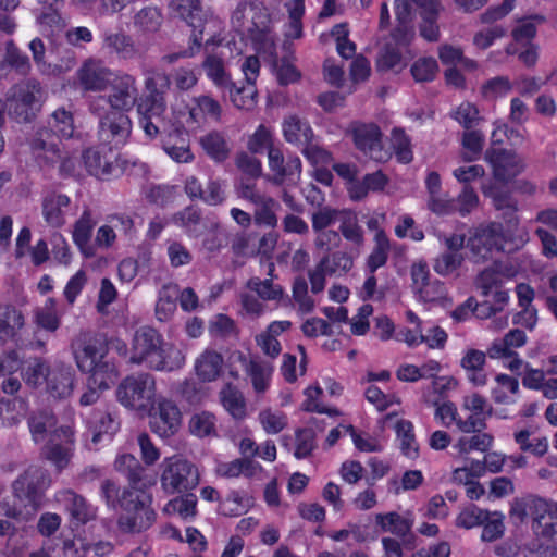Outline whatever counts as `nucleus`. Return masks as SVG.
I'll list each match as a JSON object with an SVG mask.
<instances>
[{"label": "nucleus", "mask_w": 557, "mask_h": 557, "mask_svg": "<svg viewBox=\"0 0 557 557\" xmlns=\"http://www.w3.org/2000/svg\"><path fill=\"white\" fill-rule=\"evenodd\" d=\"M57 136L46 127L38 128L29 140L33 157L41 168H50L61 159Z\"/></svg>", "instance_id": "nucleus-16"}, {"label": "nucleus", "mask_w": 557, "mask_h": 557, "mask_svg": "<svg viewBox=\"0 0 557 557\" xmlns=\"http://www.w3.org/2000/svg\"><path fill=\"white\" fill-rule=\"evenodd\" d=\"M246 287L263 301H280L285 294L284 288L275 284L271 277L264 280L257 276L250 277Z\"/></svg>", "instance_id": "nucleus-41"}, {"label": "nucleus", "mask_w": 557, "mask_h": 557, "mask_svg": "<svg viewBox=\"0 0 557 557\" xmlns=\"http://www.w3.org/2000/svg\"><path fill=\"white\" fill-rule=\"evenodd\" d=\"M283 135L287 143L302 146L311 141L313 132L306 120L297 115H289L283 122Z\"/></svg>", "instance_id": "nucleus-35"}, {"label": "nucleus", "mask_w": 557, "mask_h": 557, "mask_svg": "<svg viewBox=\"0 0 557 557\" xmlns=\"http://www.w3.org/2000/svg\"><path fill=\"white\" fill-rule=\"evenodd\" d=\"M231 101L238 109L251 110L257 103V88L255 84L243 85L240 87L233 83L232 87H227Z\"/></svg>", "instance_id": "nucleus-50"}, {"label": "nucleus", "mask_w": 557, "mask_h": 557, "mask_svg": "<svg viewBox=\"0 0 557 557\" xmlns=\"http://www.w3.org/2000/svg\"><path fill=\"white\" fill-rule=\"evenodd\" d=\"M400 449L409 458L418 456L419 446L413 434V425L408 420H399L395 425Z\"/></svg>", "instance_id": "nucleus-52"}, {"label": "nucleus", "mask_w": 557, "mask_h": 557, "mask_svg": "<svg viewBox=\"0 0 557 557\" xmlns=\"http://www.w3.org/2000/svg\"><path fill=\"white\" fill-rule=\"evenodd\" d=\"M36 506L32 504H23V507L16 506V500L11 504L9 500L0 502V522L4 519L29 521L35 518Z\"/></svg>", "instance_id": "nucleus-58"}, {"label": "nucleus", "mask_w": 557, "mask_h": 557, "mask_svg": "<svg viewBox=\"0 0 557 557\" xmlns=\"http://www.w3.org/2000/svg\"><path fill=\"white\" fill-rule=\"evenodd\" d=\"M512 520L541 522L543 519L557 520V502L529 496L516 498L511 503Z\"/></svg>", "instance_id": "nucleus-13"}, {"label": "nucleus", "mask_w": 557, "mask_h": 557, "mask_svg": "<svg viewBox=\"0 0 557 557\" xmlns=\"http://www.w3.org/2000/svg\"><path fill=\"white\" fill-rule=\"evenodd\" d=\"M156 380L149 373L127 375L116 389L117 400L137 411L150 410L156 401Z\"/></svg>", "instance_id": "nucleus-3"}, {"label": "nucleus", "mask_w": 557, "mask_h": 557, "mask_svg": "<svg viewBox=\"0 0 557 557\" xmlns=\"http://www.w3.org/2000/svg\"><path fill=\"white\" fill-rule=\"evenodd\" d=\"M120 422L109 412H98L92 420V443L98 444L103 436H111L119 430Z\"/></svg>", "instance_id": "nucleus-51"}, {"label": "nucleus", "mask_w": 557, "mask_h": 557, "mask_svg": "<svg viewBox=\"0 0 557 557\" xmlns=\"http://www.w3.org/2000/svg\"><path fill=\"white\" fill-rule=\"evenodd\" d=\"M527 335L519 329L509 331L503 338L495 339L487 349L492 359H502L513 356V349L524 346Z\"/></svg>", "instance_id": "nucleus-33"}, {"label": "nucleus", "mask_w": 557, "mask_h": 557, "mask_svg": "<svg viewBox=\"0 0 557 557\" xmlns=\"http://www.w3.org/2000/svg\"><path fill=\"white\" fill-rule=\"evenodd\" d=\"M100 497L111 509L121 508L126 512H134V520L154 519V512L147 506V497L139 490H121L116 482L106 479L100 484Z\"/></svg>", "instance_id": "nucleus-2"}, {"label": "nucleus", "mask_w": 557, "mask_h": 557, "mask_svg": "<svg viewBox=\"0 0 557 557\" xmlns=\"http://www.w3.org/2000/svg\"><path fill=\"white\" fill-rule=\"evenodd\" d=\"M508 273L500 262H493L492 265L482 270L475 277L474 284L484 297L503 286L504 277H509Z\"/></svg>", "instance_id": "nucleus-34"}, {"label": "nucleus", "mask_w": 557, "mask_h": 557, "mask_svg": "<svg viewBox=\"0 0 557 557\" xmlns=\"http://www.w3.org/2000/svg\"><path fill=\"white\" fill-rule=\"evenodd\" d=\"M253 206V220L257 225L276 227L278 222L276 211L281 206L274 198L268 195Z\"/></svg>", "instance_id": "nucleus-44"}, {"label": "nucleus", "mask_w": 557, "mask_h": 557, "mask_svg": "<svg viewBox=\"0 0 557 557\" xmlns=\"http://www.w3.org/2000/svg\"><path fill=\"white\" fill-rule=\"evenodd\" d=\"M74 450V432L70 426H60L42 448V456L50 461L58 471L67 467Z\"/></svg>", "instance_id": "nucleus-15"}, {"label": "nucleus", "mask_w": 557, "mask_h": 557, "mask_svg": "<svg viewBox=\"0 0 557 557\" xmlns=\"http://www.w3.org/2000/svg\"><path fill=\"white\" fill-rule=\"evenodd\" d=\"M247 14V32L257 30L264 33L268 29L270 23V14L268 9L261 2H248Z\"/></svg>", "instance_id": "nucleus-60"}, {"label": "nucleus", "mask_w": 557, "mask_h": 557, "mask_svg": "<svg viewBox=\"0 0 557 557\" xmlns=\"http://www.w3.org/2000/svg\"><path fill=\"white\" fill-rule=\"evenodd\" d=\"M493 444V436L481 431L472 433V435L460 436L454 444L460 455H467L473 450L486 451Z\"/></svg>", "instance_id": "nucleus-47"}, {"label": "nucleus", "mask_w": 557, "mask_h": 557, "mask_svg": "<svg viewBox=\"0 0 557 557\" xmlns=\"http://www.w3.org/2000/svg\"><path fill=\"white\" fill-rule=\"evenodd\" d=\"M199 144L207 156L215 162H224L231 152L223 134L212 131L199 138Z\"/></svg>", "instance_id": "nucleus-39"}, {"label": "nucleus", "mask_w": 557, "mask_h": 557, "mask_svg": "<svg viewBox=\"0 0 557 557\" xmlns=\"http://www.w3.org/2000/svg\"><path fill=\"white\" fill-rule=\"evenodd\" d=\"M535 534H541L547 543H542L539 539L533 543L531 557H556L557 546L552 541L557 533V524H532Z\"/></svg>", "instance_id": "nucleus-40"}, {"label": "nucleus", "mask_w": 557, "mask_h": 557, "mask_svg": "<svg viewBox=\"0 0 557 557\" xmlns=\"http://www.w3.org/2000/svg\"><path fill=\"white\" fill-rule=\"evenodd\" d=\"M516 443L523 451H531L535 456H544L548 449V441L546 437L531 438L529 430H520L513 435Z\"/></svg>", "instance_id": "nucleus-62"}, {"label": "nucleus", "mask_w": 557, "mask_h": 557, "mask_svg": "<svg viewBox=\"0 0 557 557\" xmlns=\"http://www.w3.org/2000/svg\"><path fill=\"white\" fill-rule=\"evenodd\" d=\"M391 144L399 162L407 164L412 161L411 141L403 129L394 128L392 131Z\"/></svg>", "instance_id": "nucleus-64"}, {"label": "nucleus", "mask_w": 557, "mask_h": 557, "mask_svg": "<svg viewBox=\"0 0 557 557\" xmlns=\"http://www.w3.org/2000/svg\"><path fill=\"white\" fill-rule=\"evenodd\" d=\"M83 372L90 373L88 382L91 386H99L100 389H109L117 379V370L113 362L102 360L95 364L94 369L84 370Z\"/></svg>", "instance_id": "nucleus-43"}, {"label": "nucleus", "mask_w": 557, "mask_h": 557, "mask_svg": "<svg viewBox=\"0 0 557 557\" xmlns=\"http://www.w3.org/2000/svg\"><path fill=\"white\" fill-rule=\"evenodd\" d=\"M485 161L492 166L494 177L507 182L522 172L524 164L512 151L500 148H488L485 151Z\"/></svg>", "instance_id": "nucleus-17"}, {"label": "nucleus", "mask_w": 557, "mask_h": 557, "mask_svg": "<svg viewBox=\"0 0 557 557\" xmlns=\"http://www.w3.org/2000/svg\"><path fill=\"white\" fill-rule=\"evenodd\" d=\"M189 431L198 437L215 435V417L207 411L193 414L189 420Z\"/></svg>", "instance_id": "nucleus-61"}, {"label": "nucleus", "mask_w": 557, "mask_h": 557, "mask_svg": "<svg viewBox=\"0 0 557 557\" xmlns=\"http://www.w3.org/2000/svg\"><path fill=\"white\" fill-rule=\"evenodd\" d=\"M250 505L249 497L232 492L220 503L219 510L225 517H239L247 512Z\"/></svg>", "instance_id": "nucleus-57"}, {"label": "nucleus", "mask_w": 557, "mask_h": 557, "mask_svg": "<svg viewBox=\"0 0 557 557\" xmlns=\"http://www.w3.org/2000/svg\"><path fill=\"white\" fill-rule=\"evenodd\" d=\"M48 129L59 138H72L75 132L73 114L64 108L57 109L48 121Z\"/></svg>", "instance_id": "nucleus-46"}, {"label": "nucleus", "mask_w": 557, "mask_h": 557, "mask_svg": "<svg viewBox=\"0 0 557 557\" xmlns=\"http://www.w3.org/2000/svg\"><path fill=\"white\" fill-rule=\"evenodd\" d=\"M144 94L138 95L139 102L168 104L166 95L170 90V76L158 70H148L144 73Z\"/></svg>", "instance_id": "nucleus-24"}, {"label": "nucleus", "mask_w": 557, "mask_h": 557, "mask_svg": "<svg viewBox=\"0 0 557 557\" xmlns=\"http://www.w3.org/2000/svg\"><path fill=\"white\" fill-rule=\"evenodd\" d=\"M170 9L173 14L191 27V34L213 36L221 29V21L202 10L200 0H172Z\"/></svg>", "instance_id": "nucleus-6"}, {"label": "nucleus", "mask_w": 557, "mask_h": 557, "mask_svg": "<svg viewBox=\"0 0 557 557\" xmlns=\"http://www.w3.org/2000/svg\"><path fill=\"white\" fill-rule=\"evenodd\" d=\"M223 357L215 350L206 349L195 362L197 376L203 382L214 381L221 373Z\"/></svg>", "instance_id": "nucleus-38"}, {"label": "nucleus", "mask_w": 557, "mask_h": 557, "mask_svg": "<svg viewBox=\"0 0 557 557\" xmlns=\"http://www.w3.org/2000/svg\"><path fill=\"white\" fill-rule=\"evenodd\" d=\"M90 110L99 116V138L107 144L115 146L126 143L132 133V120L128 112L119 110H104L90 104Z\"/></svg>", "instance_id": "nucleus-8"}, {"label": "nucleus", "mask_w": 557, "mask_h": 557, "mask_svg": "<svg viewBox=\"0 0 557 557\" xmlns=\"http://www.w3.org/2000/svg\"><path fill=\"white\" fill-rule=\"evenodd\" d=\"M51 484L47 470L30 466L12 484L15 499L18 503L32 504L38 509V498Z\"/></svg>", "instance_id": "nucleus-11"}, {"label": "nucleus", "mask_w": 557, "mask_h": 557, "mask_svg": "<svg viewBox=\"0 0 557 557\" xmlns=\"http://www.w3.org/2000/svg\"><path fill=\"white\" fill-rule=\"evenodd\" d=\"M172 111L178 122L189 128H197L206 122L196 97L191 99V106H186L184 109L173 106Z\"/></svg>", "instance_id": "nucleus-59"}, {"label": "nucleus", "mask_w": 557, "mask_h": 557, "mask_svg": "<svg viewBox=\"0 0 557 557\" xmlns=\"http://www.w3.org/2000/svg\"><path fill=\"white\" fill-rule=\"evenodd\" d=\"M110 91L104 97L109 109L129 112L138 101V85L134 75L116 72L109 84Z\"/></svg>", "instance_id": "nucleus-12"}, {"label": "nucleus", "mask_w": 557, "mask_h": 557, "mask_svg": "<svg viewBox=\"0 0 557 557\" xmlns=\"http://www.w3.org/2000/svg\"><path fill=\"white\" fill-rule=\"evenodd\" d=\"M463 260L461 252L444 251L434 259L433 269L437 274L447 276L456 272L461 267Z\"/></svg>", "instance_id": "nucleus-63"}, {"label": "nucleus", "mask_w": 557, "mask_h": 557, "mask_svg": "<svg viewBox=\"0 0 557 557\" xmlns=\"http://www.w3.org/2000/svg\"><path fill=\"white\" fill-rule=\"evenodd\" d=\"M55 425V416L47 409L35 411L28 418L29 432L35 443L44 442L48 434L52 437Z\"/></svg>", "instance_id": "nucleus-36"}, {"label": "nucleus", "mask_w": 557, "mask_h": 557, "mask_svg": "<svg viewBox=\"0 0 557 557\" xmlns=\"http://www.w3.org/2000/svg\"><path fill=\"white\" fill-rule=\"evenodd\" d=\"M57 499L75 522H91L97 519V508L71 490L58 493Z\"/></svg>", "instance_id": "nucleus-25"}, {"label": "nucleus", "mask_w": 557, "mask_h": 557, "mask_svg": "<svg viewBox=\"0 0 557 557\" xmlns=\"http://www.w3.org/2000/svg\"><path fill=\"white\" fill-rule=\"evenodd\" d=\"M245 370L255 393L257 395L264 394L270 387L273 374L272 363L260 358H252L248 361Z\"/></svg>", "instance_id": "nucleus-30"}, {"label": "nucleus", "mask_w": 557, "mask_h": 557, "mask_svg": "<svg viewBox=\"0 0 557 557\" xmlns=\"http://www.w3.org/2000/svg\"><path fill=\"white\" fill-rule=\"evenodd\" d=\"M27 403L22 398L0 400V420L5 426L18 424L27 412Z\"/></svg>", "instance_id": "nucleus-45"}, {"label": "nucleus", "mask_w": 557, "mask_h": 557, "mask_svg": "<svg viewBox=\"0 0 557 557\" xmlns=\"http://www.w3.org/2000/svg\"><path fill=\"white\" fill-rule=\"evenodd\" d=\"M24 324L23 314L13 306L0 305V341L12 337Z\"/></svg>", "instance_id": "nucleus-48"}, {"label": "nucleus", "mask_w": 557, "mask_h": 557, "mask_svg": "<svg viewBox=\"0 0 557 557\" xmlns=\"http://www.w3.org/2000/svg\"><path fill=\"white\" fill-rule=\"evenodd\" d=\"M349 133L358 150L376 162H386L391 159L389 150L382 143V132L374 123L355 122L350 125Z\"/></svg>", "instance_id": "nucleus-10"}, {"label": "nucleus", "mask_w": 557, "mask_h": 557, "mask_svg": "<svg viewBox=\"0 0 557 557\" xmlns=\"http://www.w3.org/2000/svg\"><path fill=\"white\" fill-rule=\"evenodd\" d=\"M131 361L157 371H173L184 366L185 356L180 348L163 343L154 329L145 326L134 335Z\"/></svg>", "instance_id": "nucleus-1"}, {"label": "nucleus", "mask_w": 557, "mask_h": 557, "mask_svg": "<svg viewBox=\"0 0 557 557\" xmlns=\"http://www.w3.org/2000/svg\"><path fill=\"white\" fill-rule=\"evenodd\" d=\"M135 107L139 126L148 137L154 138L158 134L169 131V123L165 119L168 104L137 101Z\"/></svg>", "instance_id": "nucleus-20"}, {"label": "nucleus", "mask_w": 557, "mask_h": 557, "mask_svg": "<svg viewBox=\"0 0 557 557\" xmlns=\"http://www.w3.org/2000/svg\"><path fill=\"white\" fill-rule=\"evenodd\" d=\"M35 319L41 329L55 332L60 326V315L57 310V302L53 298H48L45 305L37 308Z\"/></svg>", "instance_id": "nucleus-54"}, {"label": "nucleus", "mask_w": 557, "mask_h": 557, "mask_svg": "<svg viewBox=\"0 0 557 557\" xmlns=\"http://www.w3.org/2000/svg\"><path fill=\"white\" fill-rule=\"evenodd\" d=\"M116 72L97 58L86 59L76 72V78L84 91L101 92L109 87Z\"/></svg>", "instance_id": "nucleus-14"}, {"label": "nucleus", "mask_w": 557, "mask_h": 557, "mask_svg": "<svg viewBox=\"0 0 557 557\" xmlns=\"http://www.w3.org/2000/svg\"><path fill=\"white\" fill-rule=\"evenodd\" d=\"M74 358L81 371L90 370L104 360L107 348L103 343L86 334L78 336L72 344Z\"/></svg>", "instance_id": "nucleus-19"}, {"label": "nucleus", "mask_w": 557, "mask_h": 557, "mask_svg": "<svg viewBox=\"0 0 557 557\" xmlns=\"http://www.w3.org/2000/svg\"><path fill=\"white\" fill-rule=\"evenodd\" d=\"M507 242V236L500 223L491 222L478 227L467 240V248L471 259L476 262H484L490 259L494 251H502Z\"/></svg>", "instance_id": "nucleus-7"}, {"label": "nucleus", "mask_w": 557, "mask_h": 557, "mask_svg": "<svg viewBox=\"0 0 557 557\" xmlns=\"http://www.w3.org/2000/svg\"><path fill=\"white\" fill-rule=\"evenodd\" d=\"M36 18L40 26L48 27L51 32L60 30L64 26L61 10L63 0H37Z\"/></svg>", "instance_id": "nucleus-31"}, {"label": "nucleus", "mask_w": 557, "mask_h": 557, "mask_svg": "<svg viewBox=\"0 0 557 557\" xmlns=\"http://www.w3.org/2000/svg\"><path fill=\"white\" fill-rule=\"evenodd\" d=\"M360 253L352 250H337L326 253L319 261L321 267L329 272V275H344L348 273Z\"/></svg>", "instance_id": "nucleus-37"}, {"label": "nucleus", "mask_w": 557, "mask_h": 557, "mask_svg": "<svg viewBox=\"0 0 557 557\" xmlns=\"http://www.w3.org/2000/svg\"><path fill=\"white\" fill-rule=\"evenodd\" d=\"M71 199L66 195L51 193L42 200V215L52 227H60L65 223V216L70 210Z\"/></svg>", "instance_id": "nucleus-29"}, {"label": "nucleus", "mask_w": 557, "mask_h": 557, "mask_svg": "<svg viewBox=\"0 0 557 557\" xmlns=\"http://www.w3.org/2000/svg\"><path fill=\"white\" fill-rule=\"evenodd\" d=\"M114 469L127 478L133 490L143 492L144 488L151 484L145 468L140 465L138 459L131 454L119 455L114 461Z\"/></svg>", "instance_id": "nucleus-27"}, {"label": "nucleus", "mask_w": 557, "mask_h": 557, "mask_svg": "<svg viewBox=\"0 0 557 557\" xmlns=\"http://www.w3.org/2000/svg\"><path fill=\"white\" fill-rule=\"evenodd\" d=\"M42 89L38 82L34 79L16 84L9 94V112L20 121H30L34 110L42 101Z\"/></svg>", "instance_id": "nucleus-9"}, {"label": "nucleus", "mask_w": 557, "mask_h": 557, "mask_svg": "<svg viewBox=\"0 0 557 557\" xmlns=\"http://www.w3.org/2000/svg\"><path fill=\"white\" fill-rule=\"evenodd\" d=\"M161 486L168 494L184 493L199 484L198 468L180 455L164 458L161 463Z\"/></svg>", "instance_id": "nucleus-4"}, {"label": "nucleus", "mask_w": 557, "mask_h": 557, "mask_svg": "<svg viewBox=\"0 0 557 557\" xmlns=\"http://www.w3.org/2000/svg\"><path fill=\"white\" fill-rule=\"evenodd\" d=\"M269 166L275 174V182L282 183L285 178H295L300 175L301 161L297 156L285 158L280 148L270 147L268 151Z\"/></svg>", "instance_id": "nucleus-26"}, {"label": "nucleus", "mask_w": 557, "mask_h": 557, "mask_svg": "<svg viewBox=\"0 0 557 557\" xmlns=\"http://www.w3.org/2000/svg\"><path fill=\"white\" fill-rule=\"evenodd\" d=\"M338 234L350 243V250L361 252L364 246V231L359 223L358 214L352 210H342L338 221Z\"/></svg>", "instance_id": "nucleus-28"}, {"label": "nucleus", "mask_w": 557, "mask_h": 557, "mask_svg": "<svg viewBox=\"0 0 557 557\" xmlns=\"http://www.w3.org/2000/svg\"><path fill=\"white\" fill-rule=\"evenodd\" d=\"M391 250L389 239L384 231H379L374 236V247L367 258V268L370 273L386 264Z\"/></svg>", "instance_id": "nucleus-42"}, {"label": "nucleus", "mask_w": 557, "mask_h": 557, "mask_svg": "<svg viewBox=\"0 0 557 557\" xmlns=\"http://www.w3.org/2000/svg\"><path fill=\"white\" fill-rule=\"evenodd\" d=\"M182 416L178 407L169 399H161L150 417L151 430L161 437L174 435L181 428Z\"/></svg>", "instance_id": "nucleus-18"}, {"label": "nucleus", "mask_w": 557, "mask_h": 557, "mask_svg": "<svg viewBox=\"0 0 557 557\" xmlns=\"http://www.w3.org/2000/svg\"><path fill=\"white\" fill-rule=\"evenodd\" d=\"M75 373L70 366L54 363L47 371L46 389L55 399H64L72 395L74 389Z\"/></svg>", "instance_id": "nucleus-23"}, {"label": "nucleus", "mask_w": 557, "mask_h": 557, "mask_svg": "<svg viewBox=\"0 0 557 557\" xmlns=\"http://www.w3.org/2000/svg\"><path fill=\"white\" fill-rule=\"evenodd\" d=\"M96 223L97 221L88 208L83 211L81 218L75 222L73 240L81 249L89 243Z\"/></svg>", "instance_id": "nucleus-55"}, {"label": "nucleus", "mask_w": 557, "mask_h": 557, "mask_svg": "<svg viewBox=\"0 0 557 557\" xmlns=\"http://www.w3.org/2000/svg\"><path fill=\"white\" fill-rule=\"evenodd\" d=\"M162 14L156 7H145L134 16V25L141 32L154 33L162 24Z\"/></svg>", "instance_id": "nucleus-56"}, {"label": "nucleus", "mask_w": 557, "mask_h": 557, "mask_svg": "<svg viewBox=\"0 0 557 557\" xmlns=\"http://www.w3.org/2000/svg\"><path fill=\"white\" fill-rule=\"evenodd\" d=\"M205 58L201 67L206 76L221 89H226L233 86L231 74L227 71V58L225 49H228L230 44L223 45V38L220 37L219 32L213 36H208L203 42Z\"/></svg>", "instance_id": "nucleus-5"}, {"label": "nucleus", "mask_w": 557, "mask_h": 557, "mask_svg": "<svg viewBox=\"0 0 557 557\" xmlns=\"http://www.w3.org/2000/svg\"><path fill=\"white\" fill-rule=\"evenodd\" d=\"M221 401L225 410L235 419L246 416L245 398L236 387L226 385L220 393Z\"/></svg>", "instance_id": "nucleus-49"}, {"label": "nucleus", "mask_w": 557, "mask_h": 557, "mask_svg": "<svg viewBox=\"0 0 557 557\" xmlns=\"http://www.w3.org/2000/svg\"><path fill=\"white\" fill-rule=\"evenodd\" d=\"M376 66L380 71H400L406 66V60L398 46L386 44L379 54Z\"/></svg>", "instance_id": "nucleus-53"}, {"label": "nucleus", "mask_w": 557, "mask_h": 557, "mask_svg": "<svg viewBox=\"0 0 557 557\" xmlns=\"http://www.w3.org/2000/svg\"><path fill=\"white\" fill-rule=\"evenodd\" d=\"M101 49L107 55L119 60H134L139 55V48L126 33L106 30L102 34Z\"/></svg>", "instance_id": "nucleus-22"}, {"label": "nucleus", "mask_w": 557, "mask_h": 557, "mask_svg": "<svg viewBox=\"0 0 557 557\" xmlns=\"http://www.w3.org/2000/svg\"><path fill=\"white\" fill-rule=\"evenodd\" d=\"M83 160L89 174L103 180L113 173L116 153L112 147L102 145L87 149L83 153Z\"/></svg>", "instance_id": "nucleus-21"}, {"label": "nucleus", "mask_w": 557, "mask_h": 557, "mask_svg": "<svg viewBox=\"0 0 557 557\" xmlns=\"http://www.w3.org/2000/svg\"><path fill=\"white\" fill-rule=\"evenodd\" d=\"M485 362L486 354L478 349H469L460 361L468 380L474 386H484L487 383V375L484 372Z\"/></svg>", "instance_id": "nucleus-32"}]
</instances>
